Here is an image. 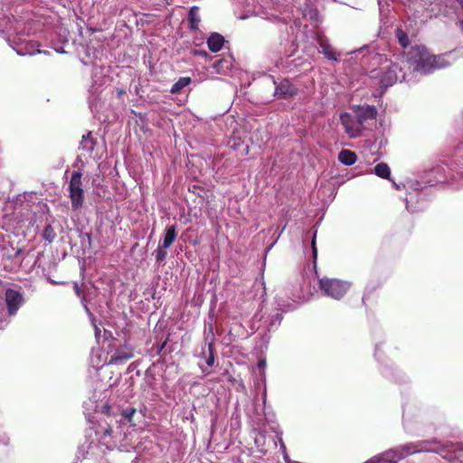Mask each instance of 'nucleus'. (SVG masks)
Masks as SVG:
<instances>
[{
    "instance_id": "f3484780",
    "label": "nucleus",
    "mask_w": 463,
    "mask_h": 463,
    "mask_svg": "<svg viewBox=\"0 0 463 463\" xmlns=\"http://www.w3.org/2000/svg\"><path fill=\"white\" fill-rule=\"evenodd\" d=\"M191 82H192V79L190 77H181L175 84H173V86L171 87L170 92L172 94H177L184 87L188 86Z\"/></svg>"
},
{
    "instance_id": "ddd939ff",
    "label": "nucleus",
    "mask_w": 463,
    "mask_h": 463,
    "mask_svg": "<svg viewBox=\"0 0 463 463\" xmlns=\"http://www.w3.org/2000/svg\"><path fill=\"white\" fill-rule=\"evenodd\" d=\"M177 237V232L175 225L167 226L163 240V248L168 249L175 241Z\"/></svg>"
},
{
    "instance_id": "393cba45",
    "label": "nucleus",
    "mask_w": 463,
    "mask_h": 463,
    "mask_svg": "<svg viewBox=\"0 0 463 463\" xmlns=\"http://www.w3.org/2000/svg\"><path fill=\"white\" fill-rule=\"evenodd\" d=\"M137 411L135 408H127L122 411V416L128 420V422H133V417L136 414Z\"/></svg>"
},
{
    "instance_id": "f257e3e1",
    "label": "nucleus",
    "mask_w": 463,
    "mask_h": 463,
    "mask_svg": "<svg viewBox=\"0 0 463 463\" xmlns=\"http://www.w3.org/2000/svg\"><path fill=\"white\" fill-rule=\"evenodd\" d=\"M407 61L414 67V70L429 73L436 69L447 66L445 55L430 54L428 49L422 44H415L406 52Z\"/></svg>"
},
{
    "instance_id": "dca6fc26",
    "label": "nucleus",
    "mask_w": 463,
    "mask_h": 463,
    "mask_svg": "<svg viewBox=\"0 0 463 463\" xmlns=\"http://www.w3.org/2000/svg\"><path fill=\"white\" fill-rule=\"evenodd\" d=\"M198 11H199V8L197 6H193L190 8L189 13H188L189 27L193 31L197 30L199 24H200Z\"/></svg>"
},
{
    "instance_id": "f8f14e48",
    "label": "nucleus",
    "mask_w": 463,
    "mask_h": 463,
    "mask_svg": "<svg viewBox=\"0 0 463 463\" xmlns=\"http://www.w3.org/2000/svg\"><path fill=\"white\" fill-rule=\"evenodd\" d=\"M224 43V38L218 33H213L207 39V45L211 52H219Z\"/></svg>"
},
{
    "instance_id": "c756f323",
    "label": "nucleus",
    "mask_w": 463,
    "mask_h": 463,
    "mask_svg": "<svg viewBox=\"0 0 463 463\" xmlns=\"http://www.w3.org/2000/svg\"><path fill=\"white\" fill-rule=\"evenodd\" d=\"M166 343H167V339H166L165 341H164V342L160 345V346H159V348H158V350H157V353H158V354H159V353H160V352L165 348V346L166 345Z\"/></svg>"
},
{
    "instance_id": "20e7f679",
    "label": "nucleus",
    "mask_w": 463,
    "mask_h": 463,
    "mask_svg": "<svg viewBox=\"0 0 463 463\" xmlns=\"http://www.w3.org/2000/svg\"><path fill=\"white\" fill-rule=\"evenodd\" d=\"M68 190L71 208L73 210L81 208L84 202V191L82 188V173L80 171H74L71 174Z\"/></svg>"
},
{
    "instance_id": "aec40b11",
    "label": "nucleus",
    "mask_w": 463,
    "mask_h": 463,
    "mask_svg": "<svg viewBox=\"0 0 463 463\" xmlns=\"http://www.w3.org/2000/svg\"><path fill=\"white\" fill-rule=\"evenodd\" d=\"M395 37L397 38L398 43L403 49H405L409 46V44H410L409 36L402 29L397 28L395 30Z\"/></svg>"
},
{
    "instance_id": "1a4fd4ad",
    "label": "nucleus",
    "mask_w": 463,
    "mask_h": 463,
    "mask_svg": "<svg viewBox=\"0 0 463 463\" xmlns=\"http://www.w3.org/2000/svg\"><path fill=\"white\" fill-rule=\"evenodd\" d=\"M297 94L298 89L288 80H282L275 89V95L279 99H288Z\"/></svg>"
},
{
    "instance_id": "0eeeda50",
    "label": "nucleus",
    "mask_w": 463,
    "mask_h": 463,
    "mask_svg": "<svg viewBox=\"0 0 463 463\" xmlns=\"http://www.w3.org/2000/svg\"><path fill=\"white\" fill-rule=\"evenodd\" d=\"M134 357V348L129 345H120L110 354L109 364L120 365Z\"/></svg>"
},
{
    "instance_id": "4468645a",
    "label": "nucleus",
    "mask_w": 463,
    "mask_h": 463,
    "mask_svg": "<svg viewBox=\"0 0 463 463\" xmlns=\"http://www.w3.org/2000/svg\"><path fill=\"white\" fill-rule=\"evenodd\" d=\"M96 146V140L91 132L82 137L80 148L88 153H92Z\"/></svg>"
},
{
    "instance_id": "6ab92c4d",
    "label": "nucleus",
    "mask_w": 463,
    "mask_h": 463,
    "mask_svg": "<svg viewBox=\"0 0 463 463\" xmlns=\"http://www.w3.org/2000/svg\"><path fill=\"white\" fill-rule=\"evenodd\" d=\"M378 298V293L374 287H370L366 288V291L363 297V303L365 306H370L373 303L375 298Z\"/></svg>"
},
{
    "instance_id": "9b49d317",
    "label": "nucleus",
    "mask_w": 463,
    "mask_h": 463,
    "mask_svg": "<svg viewBox=\"0 0 463 463\" xmlns=\"http://www.w3.org/2000/svg\"><path fill=\"white\" fill-rule=\"evenodd\" d=\"M318 45L320 48V52L324 54V56L327 60L338 61L339 54L335 52L334 47L328 43V40L326 38L320 37L318 39Z\"/></svg>"
},
{
    "instance_id": "7c9ffc66",
    "label": "nucleus",
    "mask_w": 463,
    "mask_h": 463,
    "mask_svg": "<svg viewBox=\"0 0 463 463\" xmlns=\"http://www.w3.org/2000/svg\"><path fill=\"white\" fill-rule=\"evenodd\" d=\"M244 150H245L244 155H248L249 154V146L246 145Z\"/></svg>"
},
{
    "instance_id": "9d476101",
    "label": "nucleus",
    "mask_w": 463,
    "mask_h": 463,
    "mask_svg": "<svg viewBox=\"0 0 463 463\" xmlns=\"http://www.w3.org/2000/svg\"><path fill=\"white\" fill-rule=\"evenodd\" d=\"M354 111L360 122V124L364 127L365 121L369 119H375L377 116V109L374 106H358L354 109Z\"/></svg>"
},
{
    "instance_id": "b1692460",
    "label": "nucleus",
    "mask_w": 463,
    "mask_h": 463,
    "mask_svg": "<svg viewBox=\"0 0 463 463\" xmlns=\"http://www.w3.org/2000/svg\"><path fill=\"white\" fill-rule=\"evenodd\" d=\"M209 355L206 358V364L208 366H213L214 364V345L213 343L208 344Z\"/></svg>"
},
{
    "instance_id": "a878e982",
    "label": "nucleus",
    "mask_w": 463,
    "mask_h": 463,
    "mask_svg": "<svg viewBox=\"0 0 463 463\" xmlns=\"http://www.w3.org/2000/svg\"><path fill=\"white\" fill-rule=\"evenodd\" d=\"M461 451L462 449L460 448V446L458 444L457 445H454V444H447L445 446H442L440 449H439V452L440 453H443L445 451H449V452H457V451Z\"/></svg>"
},
{
    "instance_id": "c85d7f7f",
    "label": "nucleus",
    "mask_w": 463,
    "mask_h": 463,
    "mask_svg": "<svg viewBox=\"0 0 463 463\" xmlns=\"http://www.w3.org/2000/svg\"><path fill=\"white\" fill-rule=\"evenodd\" d=\"M222 60L215 61L213 64V67L215 68L216 70H219V68L222 67Z\"/></svg>"
},
{
    "instance_id": "bb28decb",
    "label": "nucleus",
    "mask_w": 463,
    "mask_h": 463,
    "mask_svg": "<svg viewBox=\"0 0 463 463\" xmlns=\"http://www.w3.org/2000/svg\"><path fill=\"white\" fill-rule=\"evenodd\" d=\"M311 244H312L313 256H314V259H316L317 254V246H316V234H314Z\"/></svg>"
},
{
    "instance_id": "423d86ee",
    "label": "nucleus",
    "mask_w": 463,
    "mask_h": 463,
    "mask_svg": "<svg viewBox=\"0 0 463 463\" xmlns=\"http://www.w3.org/2000/svg\"><path fill=\"white\" fill-rule=\"evenodd\" d=\"M5 304L9 316H14L24 303V296L18 290L7 288L5 291Z\"/></svg>"
},
{
    "instance_id": "4be33fe9",
    "label": "nucleus",
    "mask_w": 463,
    "mask_h": 463,
    "mask_svg": "<svg viewBox=\"0 0 463 463\" xmlns=\"http://www.w3.org/2000/svg\"><path fill=\"white\" fill-rule=\"evenodd\" d=\"M229 146L233 150H239L244 146V141L240 137L232 136L228 142Z\"/></svg>"
},
{
    "instance_id": "6e6552de",
    "label": "nucleus",
    "mask_w": 463,
    "mask_h": 463,
    "mask_svg": "<svg viewBox=\"0 0 463 463\" xmlns=\"http://www.w3.org/2000/svg\"><path fill=\"white\" fill-rule=\"evenodd\" d=\"M398 71H401L398 64L393 63L388 66L380 76V83L382 87L388 88L389 86L393 85L398 80Z\"/></svg>"
},
{
    "instance_id": "2f4dec72",
    "label": "nucleus",
    "mask_w": 463,
    "mask_h": 463,
    "mask_svg": "<svg viewBox=\"0 0 463 463\" xmlns=\"http://www.w3.org/2000/svg\"><path fill=\"white\" fill-rule=\"evenodd\" d=\"M460 7L463 9V0H457Z\"/></svg>"
},
{
    "instance_id": "473e14b6",
    "label": "nucleus",
    "mask_w": 463,
    "mask_h": 463,
    "mask_svg": "<svg viewBox=\"0 0 463 463\" xmlns=\"http://www.w3.org/2000/svg\"><path fill=\"white\" fill-rule=\"evenodd\" d=\"M197 189H201V187H199V186H197V185H194V186H193V192L197 191Z\"/></svg>"
},
{
    "instance_id": "5701e85b",
    "label": "nucleus",
    "mask_w": 463,
    "mask_h": 463,
    "mask_svg": "<svg viewBox=\"0 0 463 463\" xmlns=\"http://www.w3.org/2000/svg\"><path fill=\"white\" fill-rule=\"evenodd\" d=\"M155 256H156V261L158 263V264H162L166 256H167V252L165 250V248H163V245L162 246H159L156 250H155Z\"/></svg>"
},
{
    "instance_id": "a211bd4d",
    "label": "nucleus",
    "mask_w": 463,
    "mask_h": 463,
    "mask_svg": "<svg viewBox=\"0 0 463 463\" xmlns=\"http://www.w3.org/2000/svg\"><path fill=\"white\" fill-rule=\"evenodd\" d=\"M374 174L383 179H390L391 170L387 164L379 163L374 166Z\"/></svg>"
},
{
    "instance_id": "2eb2a0df",
    "label": "nucleus",
    "mask_w": 463,
    "mask_h": 463,
    "mask_svg": "<svg viewBox=\"0 0 463 463\" xmlns=\"http://www.w3.org/2000/svg\"><path fill=\"white\" fill-rule=\"evenodd\" d=\"M356 159H357L356 154L348 149H343L338 154V160L345 165H354L356 162Z\"/></svg>"
},
{
    "instance_id": "412c9836",
    "label": "nucleus",
    "mask_w": 463,
    "mask_h": 463,
    "mask_svg": "<svg viewBox=\"0 0 463 463\" xmlns=\"http://www.w3.org/2000/svg\"><path fill=\"white\" fill-rule=\"evenodd\" d=\"M56 236L57 234L55 232L54 228L51 224H48L43 232V238L48 243H52L56 239Z\"/></svg>"
},
{
    "instance_id": "39448f33",
    "label": "nucleus",
    "mask_w": 463,
    "mask_h": 463,
    "mask_svg": "<svg viewBox=\"0 0 463 463\" xmlns=\"http://www.w3.org/2000/svg\"><path fill=\"white\" fill-rule=\"evenodd\" d=\"M340 120L346 134L350 137H356L361 135L363 126L360 124L356 115L352 116L351 114L345 112L341 114Z\"/></svg>"
},
{
    "instance_id": "cd10ccee",
    "label": "nucleus",
    "mask_w": 463,
    "mask_h": 463,
    "mask_svg": "<svg viewBox=\"0 0 463 463\" xmlns=\"http://www.w3.org/2000/svg\"><path fill=\"white\" fill-rule=\"evenodd\" d=\"M195 55H199V56H202V57H207L208 56V53L206 51H202V50H196L194 51V52Z\"/></svg>"
},
{
    "instance_id": "f03ea898",
    "label": "nucleus",
    "mask_w": 463,
    "mask_h": 463,
    "mask_svg": "<svg viewBox=\"0 0 463 463\" xmlns=\"http://www.w3.org/2000/svg\"><path fill=\"white\" fill-rule=\"evenodd\" d=\"M429 443H436V440L401 445L372 458L366 463H398L410 455L421 451H430V449L427 448Z\"/></svg>"
},
{
    "instance_id": "7ed1b4c3",
    "label": "nucleus",
    "mask_w": 463,
    "mask_h": 463,
    "mask_svg": "<svg viewBox=\"0 0 463 463\" xmlns=\"http://www.w3.org/2000/svg\"><path fill=\"white\" fill-rule=\"evenodd\" d=\"M319 288L326 297L341 299L349 290L350 283L346 280L324 277L319 279Z\"/></svg>"
},
{
    "instance_id": "72a5a7b5",
    "label": "nucleus",
    "mask_w": 463,
    "mask_h": 463,
    "mask_svg": "<svg viewBox=\"0 0 463 463\" xmlns=\"http://www.w3.org/2000/svg\"><path fill=\"white\" fill-rule=\"evenodd\" d=\"M75 290H76V293L79 295L80 294V288H78V286L75 287Z\"/></svg>"
}]
</instances>
